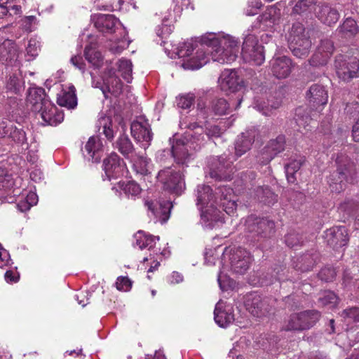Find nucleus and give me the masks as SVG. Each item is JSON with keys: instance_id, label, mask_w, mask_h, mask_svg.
I'll return each mask as SVG.
<instances>
[{"instance_id": "obj_20", "label": "nucleus", "mask_w": 359, "mask_h": 359, "mask_svg": "<svg viewBox=\"0 0 359 359\" xmlns=\"http://www.w3.org/2000/svg\"><path fill=\"white\" fill-rule=\"evenodd\" d=\"M145 205L156 218L162 222H166L168 219L170 209L172 207L168 201H147Z\"/></svg>"}, {"instance_id": "obj_24", "label": "nucleus", "mask_w": 359, "mask_h": 359, "mask_svg": "<svg viewBox=\"0 0 359 359\" xmlns=\"http://www.w3.org/2000/svg\"><path fill=\"white\" fill-rule=\"evenodd\" d=\"M210 175L212 178L217 180L229 181L232 179L233 168L231 162L225 161V158L219 157L216 168H211Z\"/></svg>"}, {"instance_id": "obj_64", "label": "nucleus", "mask_w": 359, "mask_h": 359, "mask_svg": "<svg viewBox=\"0 0 359 359\" xmlns=\"http://www.w3.org/2000/svg\"><path fill=\"white\" fill-rule=\"evenodd\" d=\"M194 96L191 95H186L179 98L177 105L182 109H189L194 104Z\"/></svg>"}, {"instance_id": "obj_7", "label": "nucleus", "mask_w": 359, "mask_h": 359, "mask_svg": "<svg viewBox=\"0 0 359 359\" xmlns=\"http://www.w3.org/2000/svg\"><path fill=\"white\" fill-rule=\"evenodd\" d=\"M334 68L337 76L344 81L348 82L359 76V61L356 57L337 55Z\"/></svg>"}, {"instance_id": "obj_58", "label": "nucleus", "mask_w": 359, "mask_h": 359, "mask_svg": "<svg viewBox=\"0 0 359 359\" xmlns=\"http://www.w3.org/2000/svg\"><path fill=\"white\" fill-rule=\"evenodd\" d=\"M132 281L127 276H119L116 281V287L119 291L127 292L132 287Z\"/></svg>"}, {"instance_id": "obj_43", "label": "nucleus", "mask_w": 359, "mask_h": 359, "mask_svg": "<svg viewBox=\"0 0 359 359\" xmlns=\"http://www.w3.org/2000/svg\"><path fill=\"white\" fill-rule=\"evenodd\" d=\"M262 20L270 21L273 24L278 23L281 18V11L276 5L268 8L262 15Z\"/></svg>"}, {"instance_id": "obj_25", "label": "nucleus", "mask_w": 359, "mask_h": 359, "mask_svg": "<svg viewBox=\"0 0 359 359\" xmlns=\"http://www.w3.org/2000/svg\"><path fill=\"white\" fill-rule=\"evenodd\" d=\"M103 86L101 90L105 98H109V94L118 97L122 92L123 83L118 76L114 74H110L103 80Z\"/></svg>"}, {"instance_id": "obj_32", "label": "nucleus", "mask_w": 359, "mask_h": 359, "mask_svg": "<svg viewBox=\"0 0 359 359\" xmlns=\"http://www.w3.org/2000/svg\"><path fill=\"white\" fill-rule=\"evenodd\" d=\"M57 103L67 109H74L77 106V97L76 88L73 85L68 86L67 89H63L57 97Z\"/></svg>"}, {"instance_id": "obj_22", "label": "nucleus", "mask_w": 359, "mask_h": 359, "mask_svg": "<svg viewBox=\"0 0 359 359\" xmlns=\"http://www.w3.org/2000/svg\"><path fill=\"white\" fill-rule=\"evenodd\" d=\"M189 148H191L189 142H184L182 140L174 141L171 152L177 164L184 165L189 161L191 154L189 152Z\"/></svg>"}, {"instance_id": "obj_16", "label": "nucleus", "mask_w": 359, "mask_h": 359, "mask_svg": "<svg viewBox=\"0 0 359 359\" xmlns=\"http://www.w3.org/2000/svg\"><path fill=\"white\" fill-rule=\"evenodd\" d=\"M130 133L136 141L142 143L144 149L150 145L153 138V133L147 121H144L143 122L139 121H133L130 125Z\"/></svg>"}, {"instance_id": "obj_52", "label": "nucleus", "mask_w": 359, "mask_h": 359, "mask_svg": "<svg viewBox=\"0 0 359 359\" xmlns=\"http://www.w3.org/2000/svg\"><path fill=\"white\" fill-rule=\"evenodd\" d=\"M287 273H288V271L286 266L283 264H278L276 265V266L274 267L272 276L276 280L279 282L288 280H292L290 279V277L288 276V275H286Z\"/></svg>"}, {"instance_id": "obj_53", "label": "nucleus", "mask_w": 359, "mask_h": 359, "mask_svg": "<svg viewBox=\"0 0 359 359\" xmlns=\"http://www.w3.org/2000/svg\"><path fill=\"white\" fill-rule=\"evenodd\" d=\"M318 50L330 59L334 50V43L328 39H322Z\"/></svg>"}, {"instance_id": "obj_61", "label": "nucleus", "mask_w": 359, "mask_h": 359, "mask_svg": "<svg viewBox=\"0 0 359 359\" xmlns=\"http://www.w3.org/2000/svg\"><path fill=\"white\" fill-rule=\"evenodd\" d=\"M20 79L17 76L16 74H13L10 76L9 81L7 83V88L9 90L18 94L20 91Z\"/></svg>"}, {"instance_id": "obj_54", "label": "nucleus", "mask_w": 359, "mask_h": 359, "mask_svg": "<svg viewBox=\"0 0 359 359\" xmlns=\"http://www.w3.org/2000/svg\"><path fill=\"white\" fill-rule=\"evenodd\" d=\"M328 60L329 58L317 49L316 52L312 55L309 62L311 66L318 67L325 65Z\"/></svg>"}, {"instance_id": "obj_36", "label": "nucleus", "mask_w": 359, "mask_h": 359, "mask_svg": "<svg viewBox=\"0 0 359 359\" xmlns=\"http://www.w3.org/2000/svg\"><path fill=\"white\" fill-rule=\"evenodd\" d=\"M255 197L267 205H273L278 201V195L269 186H257L254 189Z\"/></svg>"}, {"instance_id": "obj_12", "label": "nucleus", "mask_w": 359, "mask_h": 359, "mask_svg": "<svg viewBox=\"0 0 359 359\" xmlns=\"http://www.w3.org/2000/svg\"><path fill=\"white\" fill-rule=\"evenodd\" d=\"M102 167L107 178L110 180L123 175L126 163L116 153L111 152L103 160Z\"/></svg>"}, {"instance_id": "obj_18", "label": "nucleus", "mask_w": 359, "mask_h": 359, "mask_svg": "<svg viewBox=\"0 0 359 359\" xmlns=\"http://www.w3.org/2000/svg\"><path fill=\"white\" fill-rule=\"evenodd\" d=\"M306 98L311 107L318 110L320 107L327 104L328 95L324 86L316 83L310 87L306 93Z\"/></svg>"}, {"instance_id": "obj_62", "label": "nucleus", "mask_w": 359, "mask_h": 359, "mask_svg": "<svg viewBox=\"0 0 359 359\" xmlns=\"http://www.w3.org/2000/svg\"><path fill=\"white\" fill-rule=\"evenodd\" d=\"M34 149H29L27 156V168L39 165V156L37 154L38 150L36 149V144H34Z\"/></svg>"}, {"instance_id": "obj_17", "label": "nucleus", "mask_w": 359, "mask_h": 359, "mask_svg": "<svg viewBox=\"0 0 359 359\" xmlns=\"http://www.w3.org/2000/svg\"><path fill=\"white\" fill-rule=\"evenodd\" d=\"M46 97L45 90L43 88H29L26 97V110L30 111L34 114L36 113V111H40L45 101L48 100L46 99Z\"/></svg>"}, {"instance_id": "obj_59", "label": "nucleus", "mask_w": 359, "mask_h": 359, "mask_svg": "<svg viewBox=\"0 0 359 359\" xmlns=\"http://www.w3.org/2000/svg\"><path fill=\"white\" fill-rule=\"evenodd\" d=\"M39 198L35 191H30L24 200V212L29 210L32 206L38 203Z\"/></svg>"}, {"instance_id": "obj_34", "label": "nucleus", "mask_w": 359, "mask_h": 359, "mask_svg": "<svg viewBox=\"0 0 359 359\" xmlns=\"http://www.w3.org/2000/svg\"><path fill=\"white\" fill-rule=\"evenodd\" d=\"M359 210V200L348 198L341 202L338 207V212L344 220L353 218Z\"/></svg>"}, {"instance_id": "obj_47", "label": "nucleus", "mask_w": 359, "mask_h": 359, "mask_svg": "<svg viewBox=\"0 0 359 359\" xmlns=\"http://www.w3.org/2000/svg\"><path fill=\"white\" fill-rule=\"evenodd\" d=\"M39 50L40 42L36 38H31L26 47V56L28 57L27 60H34L38 56Z\"/></svg>"}, {"instance_id": "obj_15", "label": "nucleus", "mask_w": 359, "mask_h": 359, "mask_svg": "<svg viewBox=\"0 0 359 359\" xmlns=\"http://www.w3.org/2000/svg\"><path fill=\"white\" fill-rule=\"evenodd\" d=\"M43 121V125L56 126L64 120V114L50 100L45 101V103L40 111H37Z\"/></svg>"}, {"instance_id": "obj_50", "label": "nucleus", "mask_w": 359, "mask_h": 359, "mask_svg": "<svg viewBox=\"0 0 359 359\" xmlns=\"http://www.w3.org/2000/svg\"><path fill=\"white\" fill-rule=\"evenodd\" d=\"M256 161L259 165H264L268 164L275 156L270 151V150L265 146L263 149L258 151L256 155Z\"/></svg>"}, {"instance_id": "obj_13", "label": "nucleus", "mask_w": 359, "mask_h": 359, "mask_svg": "<svg viewBox=\"0 0 359 359\" xmlns=\"http://www.w3.org/2000/svg\"><path fill=\"white\" fill-rule=\"evenodd\" d=\"M325 240L334 250L346 246L349 241L348 229L344 226H335L325 231Z\"/></svg>"}, {"instance_id": "obj_1", "label": "nucleus", "mask_w": 359, "mask_h": 359, "mask_svg": "<svg viewBox=\"0 0 359 359\" xmlns=\"http://www.w3.org/2000/svg\"><path fill=\"white\" fill-rule=\"evenodd\" d=\"M207 49L201 48L196 54L183 63L188 69H198L209 61V56L213 61L219 63H231L235 61L239 53V42L233 36L226 35L221 39L213 37L207 43Z\"/></svg>"}, {"instance_id": "obj_37", "label": "nucleus", "mask_w": 359, "mask_h": 359, "mask_svg": "<svg viewBox=\"0 0 359 359\" xmlns=\"http://www.w3.org/2000/svg\"><path fill=\"white\" fill-rule=\"evenodd\" d=\"M113 145L125 158H128L135 151L134 145L126 134L121 135Z\"/></svg>"}, {"instance_id": "obj_63", "label": "nucleus", "mask_w": 359, "mask_h": 359, "mask_svg": "<svg viewBox=\"0 0 359 359\" xmlns=\"http://www.w3.org/2000/svg\"><path fill=\"white\" fill-rule=\"evenodd\" d=\"M304 162V158L294 160L285 165V173H296Z\"/></svg>"}, {"instance_id": "obj_3", "label": "nucleus", "mask_w": 359, "mask_h": 359, "mask_svg": "<svg viewBox=\"0 0 359 359\" xmlns=\"http://www.w3.org/2000/svg\"><path fill=\"white\" fill-rule=\"evenodd\" d=\"M287 40L289 48L294 56L303 58L309 55L311 41L302 23L297 22L292 24Z\"/></svg>"}, {"instance_id": "obj_46", "label": "nucleus", "mask_w": 359, "mask_h": 359, "mask_svg": "<svg viewBox=\"0 0 359 359\" xmlns=\"http://www.w3.org/2000/svg\"><path fill=\"white\" fill-rule=\"evenodd\" d=\"M316 4V0H299L294 5L292 14L302 15L309 11Z\"/></svg>"}, {"instance_id": "obj_38", "label": "nucleus", "mask_w": 359, "mask_h": 359, "mask_svg": "<svg viewBox=\"0 0 359 359\" xmlns=\"http://www.w3.org/2000/svg\"><path fill=\"white\" fill-rule=\"evenodd\" d=\"M84 56L86 60L95 68L99 69L102 65L103 57L102 53L92 45L85 47Z\"/></svg>"}, {"instance_id": "obj_23", "label": "nucleus", "mask_w": 359, "mask_h": 359, "mask_svg": "<svg viewBox=\"0 0 359 359\" xmlns=\"http://www.w3.org/2000/svg\"><path fill=\"white\" fill-rule=\"evenodd\" d=\"M196 191V205L201 211L208 206L212 208H215L216 204H217V199H215V196L209 185L199 184L197 186Z\"/></svg>"}, {"instance_id": "obj_31", "label": "nucleus", "mask_w": 359, "mask_h": 359, "mask_svg": "<svg viewBox=\"0 0 359 359\" xmlns=\"http://www.w3.org/2000/svg\"><path fill=\"white\" fill-rule=\"evenodd\" d=\"M336 32L341 38L351 39L359 33V26L354 19L347 18L337 27Z\"/></svg>"}, {"instance_id": "obj_56", "label": "nucleus", "mask_w": 359, "mask_h": 359, "mask_svg": "<svg viewBox=\"0 0 359 359\" xmlns=\"http://www.w3.org/2000/svg\"><path fill=\"white\" fill-rule=\"evenodd\" d=\"M222 208L224 211L226 212L229 215H233L236 210L237 204L232 198L229 199L226 201H223L221 203H218L216 204L215 208Z\"/></svg>"}, {"instance_id": "obj_39", "label": "nucleus", "mask_w": 359, "mask_h": 359, "mask_svg": "<svg viewBox=\"0 0 359 359\" xmlns=\"http://www.w3.org/2000/svg\"><path fill=\"white\" fill-rule=\"evenodd\" d=\"M135 246L138 247L140 250L147 248L151 250L156 245L155 237L152 235L146 234L142 231H138L135 235Z\"/></svg>"}, {"instance_id": "obj_28", "label": "nucleus", "mask_w": 359, "mask_h": 359, "mask_svg": "<svg viewBox=\"0 0 359 359\" xmlns=\"http://www.w3.org/2000/svg\"><path fill=\"white\" fill-rule=\"evenodd\" d=\"M118 22L114 15L100 14L96 17L94 25L101 32L113 33Z\"/></svg>"}, {"instance_id": "obj_35", "label": "nucleus", "mask_w": 359, "mask_h": 359, "mask_svg": "<svg viewBox=\"0 0 359 359\" xmlns=\"http://www.w3.org/2000/svg\"><path fill=\"white\" fill-rule=\"evenodd\" d=\"M83 152H86L93 161L99 162L102 152V144L100 138L96 136L90 137L85 144Z\"/></svg>"}, {"instance_id": "obj_6", "label": "nucleus", "mask_w": 359, "mask_h": 359, "mask_svg": "<svg viewBox=\"0 0 359 359\" xmlns=\"http://www.w3.org/2000/svg\"><path fill=\"white\" fill-rule=\"evenodd\" d=\"M245 226V231L257 241H259L261 238H270L276 232L273 221L265 218H257L252 215L247 218Z\"/></svg>"}, {"instance_id": "obj_44", "label": "nucleus", "mask_w": 359, "mask_h": 359, "mask_svg": "<svg viewBox=\"0 0 359 359\" xmlns=\"http://www.w3.org/2000/svg\"><path fill=\"white\" fill-rule=\"evenodd\" d=\"M132 62L127 59H121L118 62V71L123 79L128 83L132 81Z\"/></svg>"}, {"instance_id": "obj_4", "label": "nucleus", "mask_w": 359, "mask_h": 359, "mask_svg": "<svg viewBox=\"0 0 359 359\" xmlns=\"http://www.w3.org/2000/svg\"><path fill=\"white\" fill-rule=\"evenodd\" d=\"M320 318L317 310H306L292 313L285 322L283 330L285 331L302 332L313 327Z\"/></svg>"}, {"instance_id": "obj_29", "label": "nucleus", "mask_w": 359, "mask_h": 359, "mask_svg": "<svg viewBox=\"0 0 359 359\" xmlns=\"http://www.w3.org/2000/svg\"><path fill=\"white\" fill-rule=\"evenodd\" d=\"M316 11V17L324 24L331 26L335 24L339 19V11L327 4L318 6Z\"/></svg>"}, {"instance_id": "obj_27", "label": "nucleus", "mask_w": 359, "mask_h": 359, "mask_svg": "<svg viewBox=\"0 0 359 359\" xmlns=\"http://www.w3.org/2000/svg\"><path fill=\"white\" fill-rule=\"evenodd\" d=\"M21 181L20 177L13 179L12 175H9L5 169L0 168V190L13 188V194L15 196H20L22 193L20 187Z\"/></svg>"}, {"instance_id": "obj_48", "label": "nucleus", "mask_w": 359, "mask_h": 359, "mask_svg": "<svg viewBox=\"0 0 359 359\" xmlns=\"http://www.w3.org/2000/svg\"><path fill=\"white\" fill-rule=\"evenodd\" d=\"M214 196L218 203L226 201L232 198L233 189L226 186L219 187L216 189Z\"/></svg>"}, {"instance_id": "obj_14", "label": "nucleus", "mask_w": 359, "mask_h": 359, "mask_svg": "<svg viewBox=\"0 0 359 359\" xmlns=\"http://www.w3.org/2000/svg\"><path fill=\"white\" fill-rule=\"evenodd\" d=\"M252 260L250 253L242 247L234 249L230 257L232 270L240 274L244 273L249 269Z\"/></svg>"}, {"instance_id": "obj_21", "label": "nucleus", "mask_w": 359, "mask_h": 359, "mask_svg": "<svg viewBox=\"0 0 359 359\" xmlns=\"http://www.w3.org/2000/svg\"><path fill=\"white\" fill-rule=\"evenodd\" d=\"M255 135L256 130L252 128L238 136L235 142V155L237 158L241 157L251 149Z\"/></svg>"}, {"instance_id": "obj_19", "label": "nucleus", "mask_w": 359, "mask_h": 359, "mask_svg": "<svg viewBox=\"0 0 359 359\" xmlns=\"http://www.w3.org/2000/svg\"><path fill=\"white\" fill-rule=\"evenodd\" d=\"M271 72L277 79H285L293 68L292 60L287 56L278 57L271 60Z\"/></svg>"}, {"instance_id": "obj_41", "label": "nucleus", "mask_w": 359, "mask_h": 359, "mask_svg": "<svg viewBox=\"0 0 359 359\" xmlns=\"http://www.w3.org/2000/svg\"><path fill=\"white\" fill-rule=\"evenodd\" d=\"M266 146L276 156L285 150V137L284 135H278L276 139L269 141Z\"/></svg>"}, {"instance_id": "obj_57", "label": "nucleus", "mask_w": 359, "mask_h": 359, "mask_svg": "<svg viewBox=\"0 0 359 359\" xmlns=\"http://www.w3.org/2000/svg\"><path fill=\"white\" fill-rule=\"evenodd\" d=\"M336 271L333 267L325 266L318 273V277L325 282H332L334 280Z\"/></svg>"}, {"instance_id": "obj_40", "label": "nucleus", "mask_w": 359, "mask_h": 359, "mask_svg": "<svg viewBox=\"0 0 359 359\" xmlns=\"http://www.w3.org/2000/svg\"><path fill=\"white\" fill-rule=\"evenodd\" d=\"M118 187L123 191L126 196L134 199L138 197L142 192L140 186L135 181L119 182Z\"/></svg>"}, {"instance_id": "obj_30", "label": "nucleus", "mask_w": 359, "mask_h": 359, "mask_svg": "<svg viewBox=\"0 0 359 359\" xmlns=\"http://www.w3.org/2000/svg\"><path fill=\"white\" fill-rule=\"evenodd\" d=\"M221 88L223 90L235 92L238 90L242 80L234 70H225L221 76Z\"/></svg>"}, {"instance_id": "obj_51", "label": "nucleus", "mask_w": 359, "mask_h": 359, "mask_svg": "<svg viewBox=\"0 0 359 359\" xmlns=\"http://www.w3.org/2000/svg\"><path fill=\"white\" fill-rule=\"evenodd\" d=\"M286 245L291 248H295L300 245L302 243V236L294 231H290L285 237Z\"/></svg>"}, {"instance_id": "obj_5", "label": "nucleus", "mask_w": 359, "mask_h": 359, "mask_svg": "<svg viewBox=\"0 0 359 359\" xmlns=\"http://www.w3.org/2000/svg\"><path fill=\"white\" fill-rule=\"evenodd\" d=\"M158 182L164 190L176 195H181L185 188L184 175L182 172L172 167H165L158 171Z\"/></svg>"}, {"instance_id": "obj_8", "label": "nucleus", "mask_w": 359, "mask_h": 359, "mask_svg": "<svg viewBox=\"0 0 359 359\" xmlns=\"http://www.w3.org/2000/svg\"><path fill=\"white\" fill-rule=\"evenodd\" d=\"M263 46L259 45L258 39L254 34H248L243 43L241 55L244 60L260 65L264 61Z\"/></svg>"}, {"instance_id": "obj_26", "label": "nucleus", "mask_w": 359, "mask_h": 359, "mask_svg": "<svg viewBox=\"0 0 359 359\" xmlns=\"http://www.w3.org/2000/svg\"><path fill=\"white\" fill-rule=\"evenodd\" d=\"M320 261L319 254L317 252H308L300 256L294 264V269L302 273L313 270Z\"/></svg>"}, {"instance_id": "obj_2", "label": "nucleus", "mask_w": 359, "mask_h": 359, "mask_svg": "<svg viewBox=\"0 0 359 359\" xmlns=\"http://www.w3.org/2000/svg\"><path fill=\"white\" fill-rule=\"evenodd\" d=\"M335 162L337 169L330 175L327 182L332 191L340 193L348 183L353 182L356 169L354 163L346 156H338Z\"/></svg>"}, {"instance_id": "obj_60", "label": "nucleus", "mask_w": 359, "mask_h": 359, "mask_svg": "<svg viewBox=\"0 0 359 359\" xmlns=\"http://www.w3.org/2000/svg\"><path fill=\"white\" fill-rule=\"evenodd\" d=\"M27 171L29 173L30 179L35 182H39L43 177V172L39 165L27 167Z\"/></svg>"}, {"instance_id": "obj_42", "label": "nucleus", "mask_w": 359, "mask_h": 359, "mask_svg": "<svg viewBox=\"0 0 359 359\" xmlns=\"http://www.w3.org/2000/svg\"><path fill=\"white\" fill-rule=\"evenodd\" d=\"M339 297L332 291H324L318 298V303L323 306L335 307L339 303Z\"/></svg>"}, {"instance_id": "obj_55", "label": "nucleus", "mask_w": 359, "mask_h": 359, "mask_svg": "<svg viewBox=\"0 0 359 359\" xmlns=\"http://www.w3.org/2000/svg\"><path fill=\"white\" fill-rule=\"evenodd\" d=\"M345 320H348L353 323H359V308L351 307L344 309L341 314Z\"/></svg>"}, {"instance_id": "obj_49", "label": "nucleus", "mask_w": 359, "mask_h": 359, "mask_svg": "<svg viewBox=\"0 0 359 359\" xmlns=\"http://www.w3.org/2000/svg\"><path fill=\"white\" fill-rule=\"evenodd\" d=\"M257 174L252 170H248L241 174V180L245 189H252L255 185Z\"/></svg>"}, {"instance_id": "obj_10", "label": "nucleus", "mask_w": 359, "mask_h": 359, "mask_svg": "<svg viewBox=\"0 0 359 359\" xmlns=\"http://www.w3.org/2000/svg\"><path fill=\"white\" fill-rule=\"evenodd\" d=\"M18 47L14 41L6 39L0 44V62L6 66L18 67L21 74Z\"/></svg>"}, {"instance_id": "obj_11", "label": "nucleus", "mask_w": 359, "mask_h": 359, "mask_svg": "<svg viewBox=\"0 0 359 359\" xmlns=\"http://www.w3.org/2000/svg\"><path fill=\"white\" fill-rule=\"evenodd\" d=\"M198 116L203 118H213L212 116H222L229 113V104L224 98H216L211 101L209 106L198 103Z\"/></svg>"}, {"instance_id": "obj_33", "label": "nucleus", "mask_w": 359, "mask_h": 359, "mask_svg": "<svg viewBox=\"0 0 359 359\" xmlns=\"http://www.w3.org/2000/svg\"><path fill=\"white\" fill-rule=\"evenodd\" d=\"M214 315L215 323L222 327H227L234 320L233 309L229 306L222 309L219 304H217L214 311Z\"/></svg>"}, {"instance_id": "obj_9", "label": "nucleus", "mask_w": 359, "mask_h": 359, "mask_svg": "<svg viewBox=\"0 0 359 359\" xmlns=\"http://www.w3.org/2000/svg\"><path fill=\"white\" fill-rule=\"evenodd\" d=\"M244 304L246 310L257 318H262L268 316L272 311L273 309L269 298L262 297L256 292L247 294Z\"/></svg>"}, {"instance_id": "obj_45", "label": "nucleus", "mask_w": 359, "mask_h": 359, "mask_svg": "<svg viewBox=\"0 0 359 359\" xmlns=\"http://www.w3.org/2000/svg\"><path fill=\"white\" fill-rule=\"evenodd\" d=\"M149 164V160L145 157L141 156L135 161L133 169L137 174L145 176L150 172Z\"/></svg>"}]
</instances>
